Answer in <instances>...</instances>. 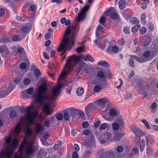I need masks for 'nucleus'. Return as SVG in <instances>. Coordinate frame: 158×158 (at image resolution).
Here are the masks:
<instances>
[{"instance_id":"f257e3e1","label":"nucleus","mask_w":158,"mask_h":158,"mask_svg":"<svg viewBox=\"0 0 158 158\" xmlns=\"http://www.w3.org/2000/svg\"><path fill=\"white\" fill-rule=\"evenodd\" d=\"M64 86V84L62 83L54 87L51 91L50 97H48L47 93L48 89L47 83L45 82H43L40 85L37 89L36 95L34 94L36 98L34 105L27 107L23 106L20 108L22 111L23 110L26 112V115L21 118V120L12 132V136L15 137L18 135L21 132L22 126L26 128V136L27 137L31 135L32 131L29 129L28 126L34 123V120L37 115L36 112H32L31 110L35 109L36 106H37V108H40L43 102L47 99L50 101L56 99L58 96L61 89Z\"/></svg>"},{"instance_id":"f03ea898","label":"nucleus","mask_w":158,"mask_h":158,"mask_svg":"<svg viewBox=\"0 0 158 158\" xmlns=\"http://www.w3.org/2000/svg\"><path fill=\"white\" fill-rule=\"evenodd\" d=\"M89 6L85 5L81 9L78 16L76 18L74 26L71 28L70 27H67L64 33V36L60 42V44L57 49L59 52L63 51H65L67 49L70 50L74 44L75 34L77 32L79 29V23L81 20L83 19L85 17V12L88 10Z\"/></svg>"},{"instance_id":"7ed1b4c3","label":"nucleus","mask_w":158,"mask_h":158,"mask_svg":"<svg viewBox=\"0 0 158 158\" xmlns=\"http://www.w3.org/2000/svg\"><path fill=\"white\" fill-rule=\"evenodd\" d=\"M78 63H79L80 66L79 69L80 70L82 68L81 65H83L85 64V63L81 60L80 58L76 55H73L69 56L66 60L63 70L58 78V81H59L60 80L64 79L68 73L71 71L74 65Z\"/></svg>"},{"instance_id":"20e7f679","label":"nucleus","mask_w":158,"mask_h":158,"mask_svg":"<svg viewBox=\"0 0 158 158\" xmlns=\"http://www.w3.org/2000/svg\"><path fill=\"white\" fill-rule=\"evenodd\" d=\"M7 148L0 153V158H11L14 151L17 147L18 140L15 138L11 140V136H8L5 138Z\"/></svg>"},{"instance_id":"39448f33","label":"nucleus","mask_w":158,"mask_h":158,"mask_svg":"<svg viewBox=\"0 0 158 158\" xmlns=\"http://www.w3.org/2000/svg\"><path fill=\"white\" fill-rule=\"evenodd\" d=\"M23 149L27 156L32 154L34 151L33 147V141L27 142L26 140L23 141L19 148V154H16L14 158H23L22 152Z\"/></svg>"},{"instance_id":"423d86ee","label":"nucleus","mask_w":158,"mask_h":158,"mask_svg":"<svg viewBox=\"0 0 158 158\" xmlns=\"http://www.w3.org/2000/svg\"><path fill=\"white\" fill-rule=\"evenodd\" d=\"M131 130L134 133L135 136L138 138L139 139L138 141H136V142H138L140 140V137L143 136L145 135V134L142 129L139 127L135 126H132L131 128Z\"/></svg>"},{"instance_id":"0eeeda50","label":"nucleus","mask_w":158,"mask_h":158,"mask_svg":"<svg viewBox=\"0 0 158 158\" xmlns=\"http://www.w3.org/2000/svg\"><path fill=\"white\" fill-rule=\"evenodd\" d=\"M125 134L118 131H114V136L111 139V142H117L120 141L121 138Z\"/></svg>"},{"instance_id":"6e6552de","label":"nucleus","mask_w":158,"mask_h":158,"mask_svg":"<svg viewBox=\"0 0 158 158\" xmlns=\"http://www.w3.org/2000/svg\"><path fill=\"white\" fill-rule=\"evenodd\" d=\"M104 31V28L103 27L101 26L100 25H99L97 28L96 32V36L97 39L94 40V42L95 44L98 45V41H101V38H99L100 35L99 34L102 33Z\"/></svg>"},{"instance_id":"1a4fd4ad","label":"nucleus","mask_w":158,"mask_h":158,"mask_svg":"<svg viewBox=\"0 0 158 158\" xmlns=\"http://www.w3.org/2000/svg\"><path fill=\"white\" fill-rule=\"evenodd\" d=\"M96 102V104L100 107L104 108L106 104L108 103L109 101L107 98L104 97L99 98Z\"/></svg>"},{"instance_id":"9d476101","label":"nucleus","mask_w":158,"mask_h":158,"mask_svg":"<svg viewBox=\"0 0 158 158\" xmlns=\"http://www.w3.org/2000/svg\"><path fill=\"white\" fill-rule=\"evenodd\" d=\"M43 111L45 115L46 116L51 115L53 112V110L51 107V106L49 104H46L44 105Z\"/></svg>"},{"instance_id":"9b49d317","label":"nucleus","mask_w":158,"mask_h":158,"mask_svg":"<svg viewBox=\"0 0 158 158\" xmlns=\"http://www.w3.org/2000/svg\"><path fill=\"white\" fill-rule=\"evenodd\" d=\"M107 13L109 14L108 15L110 16L112 19H115L118 18V15L117 12L114 8H111L108 11Z\"/></svg>"},{"instance_id":"f8f14e48","label":"nucleus","mask_w":158,"mask_h":158,"mask_svg":"<svg viewBox=\"0 0 158 158\" xmlns=\"http://www.w3.org/2000/svg\"><path fill=\"white\" fill-rule=\"evenodd\" d=\"M0 53L2 55L9 53L8 49L5 45H2L0 46Z\"/></svg>"},{"instance_id":"ddd939ff","label":"nucleus","mask_w":158,"mask_h":158,"mask_svg":"<svg viewBox=\"0 0 158 158\" xmlns=\"http://www.w3.org/2000/svg\"><path fill=\"white\" fill-rule=\"evenodd\" d=\"M136 90L140 94H142L144 98H146L147 97L148 95L147 93L143 87L141 86L138 87L136 88Z\"/></svg>"},{"instance_id":"4468645a","label":"nucleus","mask_w":158,"mask_h":158,"mask_svg":"<svg viewBox=\"0 0 158 158\" xmlns=\"http://www.w3.org/2000/svg\"><path fill=\"white\" fill-rule=\"evenodd\" d=\"M80 57L82 59L85 61L88 60L91 62H93L94 61V58L89 55H86L85 56L82 55Z\"/></svg>"},{"instance_id":"2eb2a0df","label":"nucleus","mask_w":158,"mask_h":158,"mask_svg":"<svg viewBox=\"0 0 158 158\" xmlns=\"http://www.w3.org/2000/svg\"><path fill=\"white\" fill-rule=\"evenodd\" d=\"M119 6L121 10H123L126 6V1L125 0H120L118 3Z\"/></svg>"},{"instance_id":"dca6fc26","label":"nucleus","mask_w":158,"mask_h":158,"mask_svg":"<svg viewBox=\"0 0 158 158\" xmlns=\"http://www.w3.org/2000/svg\"><path fill=\"white\" fill-rule=\"evenodd\" d=\"M76 109L70 108L68 109V113L72 116L73 118L75 117L76 114Z\"/></svg>"},{"instance_id":"f3484780","label":"nucleus","mask_w":158,"mask_h":158,"mask_svg":"<svg viewBox=\"0 0 158 158\" xmlns=\"http://www.w3.org/2000/svg\"><path fill=\"white\" fill-rule=\"evenodd\" d=\"M109 114L110 116L114 117L118 115V112L116 109L112 108L110 110Z\"/></svg>"},{"instance_id":"a211bd4d","label":"nucleus","mask_w":158,"mask_h":158,"mask_svg":"<svg viewBox=\"0 0 158 158\" xmlns=\"http://www.w3.org/2000/svg\"><path fill=\"white\" fill-rule=\"evenodd\" d=\"M93 109V105L92 104H89L87 105L85 108V112L87 115H88L90 112Z\"/></svg>"},{"instance_id":"6ab92c4d","label":"nucleus","mask_w":158,"mask_h":158,"mask_svg":"<svg viewBox=\"0 0 158 158\" xmlns=\"http://www.w3.org/2000/svg\"><path fill=\"white\" fill-rule=\"evenodd\" d=\"M154 137L151 135H148L146 137V141L148 144L152 143L154 140Z\"/></svg>"},{"instance_id":"aec40b11","label":"nucleus","mask_w":158,"mask_h":158,"mask_svg":"<svg viewBox=\"0 0 158 158\" xmlns=\"http://www.w3.org/2000/svg\"><path fill=\"white\" fill-rule=\"evenodd\" d=\"M120 126L118 123L115 122L114 123H112V129L114 131H118L120 128Z\"/></svg>"},{"instance_id":"412c9836","label":"nucleus","mask_w":158,"mask_h":158,"mask_svg":"<svg viewBox=\"0 0 158 158\" xmlns=\"http://www.w3.org/2000/svg\"><path fill=\"white\" fill-rule=\"evenodd\" d=\"M97 64L101 66L105 67H108L109 66V64L105 60H100L98 62Z\"/></svg>"},{"instance_id":"4be33fe9","label":"nucleus","mask_w":158,"mask_h":158,"mask_svg":"<svg viewBox=\"0 0 158 158\" xmlns=\"http://www.w3.org/2000/svg\"><path fill=\"white\" fill-rule=\"evenodd\" d=\"M44 127H42L39 123L36 124V133H38L42 132L43 131Z\"/></svg>"},{"instance_id":"5701e85b","label":"nucleus","mask_w":158,"mask_h":158,"mask_svg":"<svg viewBox=\"0 0 158 158\" xmlns=\"http://www.w3.org/2000/svg\"><path fill=\"white\" fill-rule=\"evenodd\" d=\"M14 86L12 85H10L8 86V89L9 90L8 91H6L5 92L4 94V95L2 96L1 97L3 98L6 96L7 95H8L9 94L12 90L13 89Z\"/></svg>"},{"instance_id":"b1692460","label":"nucleus","mask_w":158,"mask_h":158,"mask_svg":"<svg viewBox=\"0 0 158 158\" xmlns=\"http://www.w3.org/2000/svg\"><path fill=\"white\" fill-rule=\"evenodd\" d=\"M54 118L53 117H50L48 119L46 120L44 123L45 126L47 127H49V125L50 123L54 120Z\"/></svg>"},{"instance_id":"393cba45","label":"nucleus","mask_w":158,"mask_h":158,"mask_svg":"<svg viewBox=\"0 0 158 158\" xmlns=\"http://www.w3.org/2000/svg\"><path fill=\"white\" fill-rule=\"evenodd\" d=\"M84 92V90L82 88H78L76 90V93L79 96L82 95Z\"/></svg>"},{"instance_id":"a878e982","label":"nucleus","mask_w":158,"mask_h":158,"mask_svg":"<svg viewBox=\"0 0 158 158\" xmlns=\"http://www.w3.org/2000/svg\"><path fill=\"white\" fill-rule=\"evenodd\" d=\"M30 28L26 26H24L22 27L21 29V31L22 33L27 34L30 30Z\"/></svg>"},{"instance_id":"bb28decb","label":"nucleus","mask_w":158,"mask_h":158,"mask_svg":"<svg viewBox=\"0 0 158 158\" xmlns=\"http://www.w3.org/2000/svg\"><path fill=\"white\" fill-rule=\"evenodd\" d=\"M133 57H134L135 60H136L140 63H142L146 61V59L143 58V57L139 58L135 55H133Z\"/></svg>"},{"instance_id":"cd10ccee","label":"nucleus","mask_w":158,"mask_h":158,"mask_svg":"<svg viewBox=\"0 0 158 158\" xmlns=\"http://www.w3.org/2000/svg\"><path fill=\"white\" fill-rule=\"evenodd\" d=\"M104 137L106 139H107L109 141L111 142V134L110 133L108 132L105 133L104 134Z\"/></svg>"},{"instance_id":"c85d7f7f","label":"nucleus","mask_w":158,"mask_h":158,"mask_svg":"<svg viewBox=\"0 0 158 158\" xmlns=\"http://www.w3.org/2000/svg\"><path fill=\"white\" fill-rule=\"evenodd\" d=\"M145 40L144 44V46H146L150 43L151 42L152 40L150 37H146Z\"/></svg>"},{"instance_id":"c756f323","label":"nucleus","mask_w":158,"mask_h":158,"mask_svg":"<svg viewBox=\"0 0 158 158\" xmlns=\"http://www.w3.org/2000/svg\"><path fill=\"white\" fill-rule=\"evenodd\" d=\"M23 38V37H20L17 35H16L13 36L12 39L13 41L18 42L21 40Z\"/></svg>"},{"instance_id":"7c9ffc66","label":"nucleus","mask_w":158,"mask_h":158,"mask_svg":"<svg viewBox=\"0 0 158 158\" xmlns=\"http://www.w3.org/2000/svg\"><path fill=\"white\" fill-rule=\"evenodd\" d=\"M130 20L131 23L133 24H136L138 23L139 22L138 19L135 17H133L131 18Z\"/></svg>"},{"instance_id":"2f4dec72","label":"nucleus","mask_w":158,"mask_h":158,"mask_svg":"<svg viewBox=\"0 0 158 158\" xmlns=\"http://www.w3.org/2000/svg\"><path fill=\"white\" fill-rule=\"evenodd\" d=\"M61 146V141L60 140H58L55 143L54 146V148L56 149V147H57L56 149H57L58 148H60Z\"/></svg>"},{"instance_id":"473e14b6","label":"nucleus","mask_w":158,"mask_h":158,"mask_svg":"<svg viewBox=\"0 0 158 158\" xmlns=\"http://www.w3.org/2000/svg\"><path fill=\"white\" fill-rule=\"evenodd\" d=\"M157 107V106L156 103L155 102L153 103L150 108L152 112L153 113H155Z\"/></svg>"},{"instance_id":"72a5a7b5","label":"nucleus","mask_w":158,"mask_h":158,"mask_svg":"<svg viewBox=\"0 0 158 158\" xmlns=\"http://www.w3.org/2000/svg\"><path fill=\"white\" fill-rule=\"evenodd\" d=\"M119 124L120 126H123L124 124V123L123 121V120L122 117H119L116 120V122Z\"/></svg>"},{"instance_id":"f704fd0d","label":"nucleus","mask_w":158,"mask_h":158,"mask_svg":"<svg viewBox=\"0 0 158 158\" xmlns=\"http://www.w3.org/2000/svg\"><path fill=\"white\" fill-rule=\"evenodd\" d=\"M145 146V141L144 139H142L141 140L140 145V149L141 152H142L144 150Z\"/></svg>"},{"instance_id":"c9c22d12","label":"nucleus","mask_w":158,"mask_h":158,"mask_svg":"<svg viewBox=\"0 0 158 158\" xmlns=\"http://www.w3.org/2000/svg\"><path fill=\"white\" fill-rule=\"evenodd\" d=\"M140 27V25L138 24V25H135L133 26L131 29V31L133 32H135L137 31Z\"/></svg>"},{"instance_id":"e433bc0d","label":"nucleus","mask_w":158,"mask_h":158,"mask_svg":"<svg viewBox=\"0 0 158 158\" xmlns=\"http://www.w3.org/2000/svg\"><path fill=\"white\" fill-rule=\"evenodd\" d=\"M17 115V112L14 110H12L10 112V118H13L16 117Z\"/></svg>"},{"instance_id":"4c0bfd02","label":"nucleus","mask_w":158,"mask_h":158,"mask_svg":"<svg viewBox=\"0 0 158 158\" xmlns=\"http://www.w3.org/2000/svg\"><path fill=\"white\" fill-rule=\"evenodd\" d=\"M141 22L142 24H144L146 22V17L145 13H142L141 16Z\"/></svg>"},{"instance_id":"58836bf2","label":"nucleus","mask_w":158,"mask_h":158,"mask_svg":"<svg viewBox=\"0 0 158 158\" xmlns=\"http://www.w3.org/2000/svg\"><path fill=\"white\" fill-rule=\"evenodd\" d=\"M141 122L143 123L146 126V127L148 129H150V127L148 122L145 119H142L141 120Z\"/></svg>"},{"instance_id":"ea45409f","label":"nucleus","mask_w":158,"mask_h":158,"mask_svg":"<svg viewBox=\"0 0 158 158\" xmlns=\"http://www.w3.org/2000/svg\"><path fill=\"white\" fill-rule=\"evenodd\" d=\"M99 22L101 25L104 26V24L105 23L106 19L105 18V17L104 16H102L101 17L99 20Z\"/></svg>"},{"instance_id":"a19ab883","label":"nucleus","mask_w":158,"mask_h":158,"mask_svg":"<svg viewBox=\"0 0 158 158\" xmlns=\"http://www.w3.org/2000/svg\"><path fill=\"white\" fill-rule=\"evenodd\" d=\"M45 155V153L44 152V151L42 149L40 150V151L38 153V155L37 157V158L39 157H42Z\"/></svg>"},{"instance_id":"79ce46f5","label":"nucleus","mask_w":158,"mask_h":158,"mask_svg":"<svg viewBox=\"0 0 158 158\" xmlns=\"http://www.w3.org/2000/svg\"><path fill=\"white\" fill-rule=\"evenodd\" d=\"M118 47L115 45H113L111 48V50L114 53H117L118 51Z\"/></svg>"},{"instance_id":"37998d69","label":"nucleus","mask_w":158,"mask_h":158,"mask_svg":"<svg viewBox=\"0 0 158 158\" xmlns=\"http://www.w3.org/2000/svg\"><path fill=\"white\" fill-rule=\"evenodd\" d=\"M63 117H64V119L65 121H67L70 119L69 114L68 112H64V113Z\"/></svg>"},{"instance_id":"c03bdc74","label":"nucleus","mask_w":158,"mask_h":158,"mask_svg":"<svg viewBox=\"0 0 158 158\" xmlns=\"http://www.w3.org/2000/svg\"><path fill=\"white\" fill-rule=\"evenodd\" d=\"M34 74L35 76L37 77H40L41 74L40 70L38 69H36L34 70Z\"/></svg>"},{"instance_id":"a18cd8bd","label":"nucleus","mask_w":158,"mask_h":158,"mask_svg":"<svg viewBox=\"0 0 158 158\" xmlns=\"http://www.w3.org/2000/svg\"><path fill=\"white\" fill-rule=\"evenodd\" d=\"M108 124L106 123L102 124L99 127L100 130H105L107 127Z\"/></svg>"},{"instance_id":"49530a36","label":"nucleus","mask_w":158,"mask_h":158,"mask_svg":"<svg viewBox=\"0 0 158 158\" xmlns=\"http://www.w3.org/2000/svg\"><path fill=\"white\" fill-rule=\"evenodd\" d=\"M134 59H135L134 57H133V56H132L131 57L129 60V62L130 65L132 67H134L135 66Z\"/></svg>"},{"instance_id":"de8ad7c7","label":"nucleus","mask_w":158,"mask_h":158,"mask_svg":"<svg viewBox=\"0 0 158 158\" xmlns=\"http://www.w3.org/2000/svg\"><path fill=\"white\" fill-rule=\"evenodd\" d=\"M68 85L69 86V87H68L67 89H66V91L67 93L69 94L71 93V87L72 84L70 82H68Z\"/></svg>"},{"instance_id":"09e8293b","label":"nucleus","mask_w":158,"mask_h":158,"mask_svg":"<svg viewBox=\"0 0 158 158\" xmlns=\"http://www.w3.org/2000/svg\"><path fill=\"white\" fill-rule=\"evenodd\" d=\"M97 76L99 77L102 78L104 77V73L102 71H100L98 72Z\"/></svg>"},{"instance_id":"8fccbe9b","label":"nucleus","mask_w":158,"mask_h":158,"mask_svg":"<svg viewBox=\"0 0 158 158\" xmlns=\"http://www.w3.org/2000/svg\"><path fill=\"white\" fill-rule=\"evenodd\" d=\"M147 29L145 27H142L139 31V33L140 34H144L147 31Z\"/></svg>"},{"instance_id":"3c124183","label":"nucleus","mask_w":158,"mask_h":158,"mask_svg":"<svg viewBox=\"0 0 158 158\" xmlns=\"http://www.w3.org/2000/svg\"><path fill=\"white\" fill-rule=\"evenodd\" d=\"M23 82L25 85H27L30 83V80L28 78H26L23 80Z\"/></svg>"},{"instance_id":"603ef678","label":"nucleus","mask_w":158,"mask_h":158,"mask_svg":"<svg viewBox=\"0 0 158 158\" xmlns=\"http://www.w3.org/2000/svg\"><path fill=\"white\" fill-rule=\"evenodd\" d=\"M152 150L150 147L148 146L147 147V154L148 156H150L151 154Z\"/></svg>"},{"instance_id":"864d4df0","label":"nucleus","mask_w":158,"mask_h":158,"mask_svg":"<svg viewBox=\"0 0 158 158\" xmlns=\"http://www.w3.org/2000/svg\"><path fill=\"white\" fill-rule=\"evenodd\" d=\"M101 89V86L99 85H96L94 88V92H98Z\"/></svg>"},{"instance_id":"5fc2aeb1","label":"nucleus","mask_w":158,"mask_h":158,"mask_svg":"<svg viewBox=\"0 0 158 158\" xmlns=\"http://www.w3.org/2000/svg\"><path fill=\"white\" fill-rule=\"evenodd\" d=\"M76 114L77 115H79L82 117L83 116L84 113L81 110L76 109Z\"/></svg>"},{"instance_id":"6e6d98bb","label":"nucleus","mask_w":158,"mask_h":158,"mask_svg":"<svg viewBox=\"0 0 158 158\" xmlns=\"http://www.w3.org/2000/svg\"><path fill=\"white\" fill-rule=\"evenodd\" d=\"M56 117L57 119L59 120H62L63 119V117L61 113H59L56 114Z\"/></svg>"},{"instance_id":"4d7b16f0","label":"nucleus","mask_w":158,"mask_h":158,"mask_svg":"<svg viewBox=\"0 0 158 158\" xmlns=\"http://www.w3.org/2000/svg\"><path fill=\"white\" fill-rule=\"evenodd\" d=\"M124 148L123 146H118L117 148V151L119 153L122 152Z\"/></svg>"},{"instance_id":"13d9d810","label":"nucleus","mask_w":158,"mask_h":158,"mask_svg":"<svg viewBox=\"0 0 158 158\" xmlns=\"http://www.w3.org/2000/svg\"><path fill=\"white\" fill-rule=\"evenodd\" d=\"M118 81L119 82V84L118 85L116 86V88L118 89H120L122 86L123 85V83L122 80L121 79H119Z\"/></svg>"},{"instance_id":"bf43d9fd","label":"nucleus","mask_w":158,"mask_h":158,"mask_svg":"<svg viewBox=\"0 0 158 158\" xmlns=\"http://www.w3.org/2000/svg\"><path fill=\"white\" fill-rule=\"evenodd\" d=\"M30 9L32 11H35L37 9V6L35 5H32L30 6Z\"/></svg>"},{"instance_id":"052dcab7","label":"nucleus","mask_w":158,"mask_h":158,"mask_svg":"<svg viewBox=\"0 0 158 158\" xmlns=\"http://www.w3.org/2000/svg\"><path fill=\"white\" fill-rule=\"evenodd\" d=\"M118 44L120 45H123L125 44V40L123 39H120L118 40Z\"/></svg>"},{"instance_id":"680f3d73","label":"nucleus","mask_w":158,"mask_h":158,"mask_svg":"<svg viewBox=\"0 0 158 158\" xmlns=\"http://www.w3.org/2000/svg\"><path fill=\"white\" fill-rule=\"evenodd\" d=\"M22 78L21 77H16L15 79L14 80L15 83L17 84H18L20 83V81H21Z\"/></svg>"},{"instance_id":"e2e57ef3","label":"nucleus","mask_w":158,"mask_h":158,"mask_svg":"<svg viewBox=\"0 0 158 158\" xmlns=\"http://www.w3.org/2000/svg\"><path fill=\"white\" fill-rule=\"evenodd\" d=\"M113 155V153L111 152L106 153L104 158H111Z\"/></svg>"},{"instance_id":"0e129e2a","label":"nucleus","mask_w":158,"mask_h":158,"mask_svg":"<svg viewBox=\"0 0 158 158\" xmlns=\"http://www.w3.org/2000/svg\"><path fill=\"white\" fill-rule=\"evenodd\" d=\"M19 67L22 69H24L26 67V64L25 62H23L21 63L20 64Z\"/></svg>"},{"instance_id":"69168bd1","label":"nucleus","mask_w":158,"mask_h":158,"mask_svg":"<svg viewBox=\"0 0 158 158\" xmlns=\"http://www.w3.org/2000/svg\"><path fill=\"white\" fill-rule=\"evenodd\" d=\"M33 89L31 88H29L27 90V93L28 94H31L33 93Z\"/></svg>"},{"instance_id":"338daca9","label":"nucleus","mask_w":158,"mask_h":158,"mask_svg":"<svg viewBox=\"0 0 158 158\" xmlns=\"http://www.w3.org/2000/svg\"><path fill=\"white\" fill-rule=\"evenodd\" d=\"M150 54V53L149 51H146L144 53L143 56L145 58H147L149 56Z\"/></svg>"},{"instance_id":"774afa93","label":"nucleus","mask_w":158,"mask_h":158,"mask_svg":"<svg viewBox=\"0 0 158 158\" xmlns=\"http://www.w3.org/2000/svg\"><path fill=\"white\" fill-rule=\"evenodd\" d=\"M151 48H153V49H154V50H153V51H154L155 52H158V46H155L153 45H152L151 46Z\"/></svg>"}]
</instances>
